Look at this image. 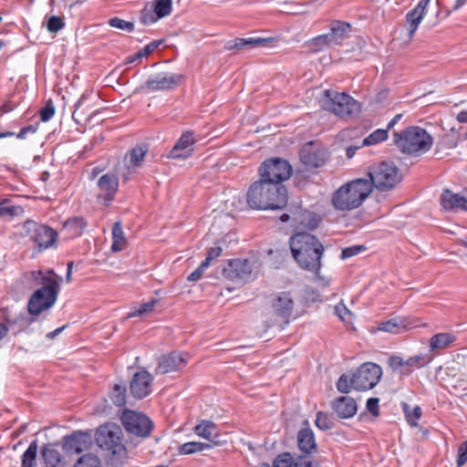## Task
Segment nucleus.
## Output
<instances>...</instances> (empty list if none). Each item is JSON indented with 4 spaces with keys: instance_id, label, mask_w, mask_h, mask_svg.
Returning <instances> with one entry per match:
<instances>
[{
    "instance_id": "1",
    "label": "nucleus",
    "mask_w": 467,
    "mask_h": 467,
    "mask_svg": "<svg viewBox=\"0 0 467 467\" xmlns=\"http://www.w3.org/2000/svg\"><path fill=\"white\" fill-rule=\"evenodd\" d=\"M30 275L36 285L40 287L31 296L27 309L29 314L37 316L56 303L62 278L53 270L33 271Z\"/></svg>"
},
{
    "instance_id": "2",
    "label": "nucleus",
    "mask_w": 467,
    "mask_h": 467,
    "mask_svg": "<svg viewBox=\"0 0 467 467\" xmlns=\"http://www.w3.org/2000/svg\"><path fill=\"white\" fill-rule=\"evenodd\" d=\"M247 204L256 210L283 209L287 203V191L283 184L254 182L247 191Z\"/></svg>"
},
{
    "instance_id": "3",
    "label": "nucleus",
    "mask_w": 467,
    "mask_h": 467,
    "mask_svg": "<svg viewBox=\"0 0 467 467\" xmlns=\"http://www.w3.org/2000/svg\"><path fill=\"white\" fill-rule=\"evenodd\" d=\"M290 249L299 265L310 272L320 269L324 248L318 239L308 233H297L290 238Z\"/></svg>"
},
{
    "instance_id": "4",
    "label": "nucleus",
    "mask_w": 467,
    "mask_h": 467,
    "mask_svg": "<svg viewBox=\"0 0 467 467\" xmlns=\"http://www.w3.org/2000/svg\"><path fill=\"white\" fill-rule=\"evenodd\" d=\"M382 377V368L376 363L366 362L360 365L351 375L342 374L337 382V389L344 394L351 389L366 391L373 389Z\"/></svg>"
},
{
    "instance_id": "5",
    "label": "nucleus",
    "mask_w": 467,
    "mask_h": 467,
    "mask_svg": "<svg viewBox=\"0 0 467 467\" xmlns=\"http://www.w3.org/2000/svg\"><path fill=\"white\" fill-rule=\"evenodd\" d=\"M371 192L366 179L353 180L337 189L332 196V204L337 211H351L359 207Z\"/></svg>"
},
{
    "instance_id": "6",
    "label": "nucleus",
    "mask_w": 467,
    "mask_h": 467,
    "mask_svg": "<svg viewBox=\"0 0 467 467\" xmlns=\"http://www.w3.org/2000/svg\"><path fill=\"white\" fill-rule=\"evenodd\" d=\"M393 142L402 153L417 157L430 150L433 140L424 129L411 126L400 132L395 131Z\"/></svg>"
},
{
    "instance_id": "7",
    "label": "nucleus",
    "mask_w": 467,
    "mask_h": 467,
    "mask_svg": "<svg viewBox=\"0 0 467 467\" xmlns=\"http://www.w3.org/2000/svg\"><path fill=\"white\" fill-rule=\"evenodd\" d=\"M367 182L380 191H388L395 187L401 179L399 169L392 162L382 161L369 169Z\"/></svg>"
},
{
    "instance_id": "8",
    "label": "nucleus",
    "mask_w": 467,
    "mask_h": 467,
    "mask_svg": "<svg viewBox=\"0 0 467 467\" xmlns=\"http://www.w3.org/2000/svg\"><path fill=\"white\" fill-rule=\"evenodd\" d=\"M320 103L324 109L340 117L349 116L359 110L358 103L349 95L329 89L324 91Z\"/></svg>"
},
{
    "instance_id": "9",
    "label": "nucleus",
    "mask_w": 467,
    "mask_h": 467,
    "mask_svg": "<svg viewBox=\"0 0 467 467\" xmlns=\"http://www.w3.org/2000/svg\"><path fill=\"white\" fill-rule=\"evenodd\" d=\"M121 429L115 424H107L98 429L96 434L97 444L109 455L120 458L126 452L122 443Z\"/></svg>"
},
{
    "instance_id": "10",
    "label": "nucleus",
    "mask_w": 467,
    "mask_h": 467,
    "mask_svg": "<svg viewBox=\"0 0 467 467\" xmlns=\"http://www.w3.org/2000/svg\"><path fill=\"white\" fill-rule=\"evenodd\" d=\"M350 32V26L343 22H335L327 34L317 36L308 42V47L313 52H319L327 47L340 45Z\"/></svg>"
},
{
    "instance_id": "11",
    "label": "nucleus",
    "mask_w": 467,
    "mask_h": 467,
    "mask_svg": "<svg viewBox=\"0 0 467 467\" xmlns=\"http://www.w3.org/2000/svg\"><path fill=\"white\" fill-rule=\"evenodd\" d=\"M261 180L266 182L279 183L287 180L292 173L288 161L282 159L265 161L259 169Z\"/></svg>"
},
{
    "instance_id": "12",
    "label": "nucleus",
    "mask_w": 467,
    "mask_h": 467,
    "mask_svg": "<svg viewBox=\"0 0 467 467\" xmlns=\"http://www.w3.org/2000/svg\"><path fill=\"white\" fill-rule=\"evenodd\" d=\"M23 231L41 250L51 247L57 236L52 228L30 220L24 223Z\"/></svg>"
},
{
    "instance_id": "13",
    "label": "nucleus",
    "mask_w": 467,
    "mask_h": 467,
    "mask_svg": "<svg viewBox=\"0 0 467 467\" xmlns=\"http://www.w3.org/2000/svg\"><path fill=\"white\" fill-rule=\"evenodd\" d=\"M274 320L267 325L268 327L278 326L283 328L289 323L294 308V300L290 293L282 292L276 295L272 301Z\"/></svg>"
},
{
    "instance_id": "14",
    "label": "nucleus",
    "mask_w": 467,
    "mask_h": 467,
    "mask_svg": "<svg viewBox=\"0 0 467 467\" xmlns=\"http://www.w3.org/2000/svg\"><path fill=\"white\" fill-rule=\"evenodd\" d=\"M121 422L127 431L139 437H147L152 429V422L145 414L135 410H125Z\"/></svg>"
},
{
    "instance_id": "15",
    "label": "nucleus",
    "mask_w": 467,
    "mask_h": 467,
    "mask_svg": "<svg viewBox=\"0 0 467 467\" xmlns=\"http://www.w3.org/2000/svg\"><path fill=\"white\" fill-rule=\"evenodd\" d=\"M182 79L183 76L182 74L161 72L150 77L140 88L147 93L170 90L178 87Z\"/></svg>"
},
{
    "instance_id": "16",
    "label": "nucleus",
    "mask_w": 467,
    "mask_h": 467,
    "mask_svg": "<svg viewBox=\"0 0 467 467\" xmlns=\"http://www.w3.org/2000/svg\"><path fill=\"white\" fill-rule=\"evenodd\" d=\"M148 150L149 148L146 144H139L126 154L122 166H119L118 169L124 181L130 180L137 170L141 167Z\"/></svg>"
},
{
    "instance_id": "17",
    "label": "nucleus",
    "mask_w": 467,
    "mask_h": 467,
    "mask_svg": "<svg viewBox=\"0 0 467 467\" xmlns=\"http://www.w3.org/2000/svg\"><path fill=\"white\" fill-rule=\"evenodd\" d=\"M253 264L247 259H234L223 268V275L225 278L235 283H246L252 279Z\"/></svg>"
},
{
    "instance_id": "18",
    "label": "nucleus",
    "mask_w": 467,
    "mask_h": 467,
    "mask_svg": "<svg viewBox=\"0 0 467 467\" xmlns=\"http://www.w3.org/2000/svg\"><path fill=\"white\" fill-rule=\"evenodd\" d=\"M172 10V0H154L148 3L140 11V21L143 25H151L165 16Z\"/></svg>"
},
{
    "instance_id": "19",
    "label": "nucleus",
    "mask_w": 467,
    "mask_h": 467,
    "mask_svg": "<svg viewBox=\"0 0 467 467\" xmlns=\"http://www.w3.org/2000/svg\"><path fill=\"white\" fill-rule=\"evenodd\" d=\"M92 436L88 432L76 431L67 437L63 448L67 453H80L92 445Z\"/></svg>"
},
{
    "instance_id": "20",
    "label": "nucleus",
    "mask_w": 467,
    "mask_h": 467,
    "mask_svg": "<svg viewBox=\"0 0 467 467\" xmlns=\"http://www.w3.org/2000/svg\"><path fill=\"white\" fill-rule=\"evenodd\" d=\"M301 161L309 168H317L327 160V151L313 143L304 146L300 150Z\"/></svg>"
},
{
    "instance_id": "21",
    "label": "nucleus",
    "mask_w": 467,
    "mask_h": 467,
    "mask_svg": "<svg viewBox=\"0 0 467 467\" xmlns=\"http://www.w3.org/2000/svg\"><path fill=\"white\" fill-rule=\"evenodd\" d=\"M152 376L146 370L137 372L130 385L131 394L137 399H143L150 393Z\"/></svg>"
},
{
    "instance_id": "22",
    "label": "nucleus",
    "mask_w": 467,
    "mask_h": 467,
    "mask_svg": "<svg viewBox=\"0 0 467 467\" xmlns=\"http://www.w3.org/2000/svg\"><path fill=\"white\" fill-rule=\"evenodd\" d=\"M195 137L192 132L187 131L182 134L177 140L168 157L171 159H186L190 157L193 151V144Z\"/></svg>"
},
{
    "instance_id": "23",
    "label": "nucleus",
    "mask_w": 467,
    "mask_h": 467,
    "mask_svg": "<svg viewBox=\"0 0 467 467\" xmlns=\"http://www.w3.org/2000/svg\"><path fill=\"white\" fill-rule=\"evenodd\" d=\"M430 2L431 0H420L417 5L406 15L405 26L410 39L412 38L419 27V25L421 23Z\"/></svg>"
},
{
    "instance_id": "24",
    "label": "nucleus",
    "mask_w": 467,
    "mask_h": 467,
    "mask_svg": "<svg viewBox=\"0 0 467 467\" xmlns=\"http://www.w3.org/2000/svg\"><path fill=\"white\" fill-rule=\"evenodd\" d=\"M186 365V359L182 354L172 352L162 356L155 369L156 374H166L171 371L181 369Z\"/></svg>"
},
{
    "instance_id": "25",
    "label": "nucleus",
    "mask_w": 467,
    "mask_h": 467,
    "mask_svg": "<svg viewBox=\"0 0 467 467\" xmlns=\"http://www.w3.org/2000/svg\"><path fill=\"white\" fill-rule=\"evenodd\" d=\"M333 411L340 419L352 418L358 410L356 400L348 396H342L332 402Z\"/></svg>"
},
{
    "instance_id": "26",
    "label": "nucleus",
    "mask_w": 467,
    "mask_h": 467,
    "mask_svg": "<svg viewBox=\"0 0 467 467\" xmlns=\"http://www.w3.org/2000/svg\"><path fill=\"white\" fill-rule=\"evenodd\" d=\"M97 185L99 189V197H104L109 202L118 191L119 180L115 174L107 173L98 180Z\"/></svg>"
},
{
    "instance_id": "27",
    "label": "nucleus",
    "mask_w": 467,
    "mask_h": 467,
    "mask_svg": "<svg viewBox=\"0 0 467 467\" xmlns=\"http://www.w3.org/2000/svg\"><path fill=\"white\" fill-rule=\"evenodd\" d=\"M441 204L445 210L467 211V194L453 193L450 190H445L441 195Z\"/></svg>"
},
{
    "instance_id": "28",
    "label": "nucleus",
    "mask_w": 467,
    "mask_h": 467,
    "mask_svg": "<svg viewBox=\"0 0 467 467\" xmlns=\"http://www.w3.org/2000/svg\"><path fill=\"white\" fill-rule=\"evenodd\" d=\"M193 431L199 437L217 443L215 439L218 437V428L213 421L202 420L194 427Z\"/></svg>"
},
{
    "instance_id": "29",
    "label": "nucleus",
    "mask_w": 467,
    "mask_h": 467,
    "mask_svg": "<svg viewBox=\"0 0 467 467\" xmlns=\"http://www.w3.org/2000/svg\"><path fill=\"white\" fill-rule=\"evenodd\" d=\"M87 227V223L82 217H73L63 224L62 232L67 238H74L81 235Z\"/></svg>"
},
{
    "instance_id": "30",
    "label": "nucleus",
    "mask_w": 467,
    "mask_h": 467,
    "mask_svg": "<svg viewBox=\"0 0 467 467\" xmlns=\"http://www.w3.org/2000/svg\"><path fill=\"white\" fill-rule=\"evenodd\" d=\"M268 42L267 38L262 37H249V38H235L234 40L228 41L225 47L228 50L242 49L243 47H263Z\"/></svg>"
},
{
    "instance_id": "31",
    "label": "nucleus",
    "mask_w": 467,
    "mask_h": 467,
    "mask_svg": "<svg viewBox=\"0 0 467 467\" xmlns=\"http://www.w3.org/2000/svg\"><path fill=\"white\" fill-rule=\"evenodd\" d=\"M297 443L299 449L303 452L309 453L316 448L313 431L309 428H305L299 431L297 434Z\"/></svg>"
},
{
    "instance_id": "32",
    "label": "nucleus",
    "mask_w": 467,
    "mask_h": 467,
    "mask_svg": "<svg viewBox=\"0 0 467 467\" xmlns=\"http://www.w3.org/2000/svg\"><path fill=\"white\" fill-rule=\"evenodd\" d=\"M456 337L451 333H438L430 339V350L434 351L448 348L455 341Z\"/></svg>"
},
{
    "instance_id": "33",
    "label": "nucleus",
    "mask_w": 467,
    "mask_h": 467,
    "mask_svg": "<svg viewBox=\"0 0 467 467\" xmlns=\"http://www.w3.org/2000/svg\"><path fill=\"white\" fill-rule=\"evenodd\" d=\"M127 246V240L124 236L121 223L116 222L112 227V244L111 250L114 253L123 251Z\"/></svg>"
},
{
    "instance_id": "34",
    "label": "nucleus",
    "mask_w": 467,
    "mask_h": 467,
    "mask_svg": "<svg viewBox=\"0 0 467 467\" xmlns=\"http://www.w3.org/2000/svg\"><path fill=\"white\" fill-rule=\"evenodd\" d=\"M41 454L47 467H57L61 461L60 452L52 445L45 446Z\"/></svg>"
},
{
    "instance_id": "35",
    "label": "nucleus",
    "mask_w": 467,
    "mask_h": 467,
    "mask_svg": "<svg viewBox=\"0 0 467 467\" xmlns=\"http://www.w3.org/2000/svg\"><path fill=\"white\" fill-rule=\"evenodd\" d=\"M212 445L206 442L200 441H189L182 444L179 447V452L181 454H192L196 452H200L208 449H211Z\"/></svg>"
},
{
    "instance_id": "36",
    "label": "nucleus",
    "mask_w": 467,
    "mask_h": 467,
    "mask_svg": "<svg viewBox=\"0 0 467 467\" xmlns=\"http://www.w3.org/2000/svg\"><path fill=\"white\" fill-rule=\"evenodd\" d=\"M37 442L32 441L22 455V467H35L37 453Z\"/></svg>"
},
{
    "instance_id": "37",
    "label": "nucleus",
    "mask_w": 467,
    "mask_h": 467,
    "mask_svg": "<svg viewBox=\"0 0 467 467\" xmlns=\"http://www.w3.org/2000/svg\"><path fill=\"white\" fill-rule=\"evenodd\" d=\"M111 401L119 407L126 403V386L123 383L115 384L110 392Z\"/></svg>"
},
{
    "instance_id": "38",
    "label": "nucleus",
    "mask_w": 467,
    "mask_h": 467,
    "mask_svg": "<svg viewBox=\"0 0 467 467\" xmlns=\"http://www.w3.org/2000/svg\"><path fill=\"white\" fill-rule=\"evenodd\" d=\"M24 212L20 205H11L8 200L0 202V217L3 216H18Z\"/></svg>"
},
{
    "instance_id": "39",
    "label": "nucleus",
    "mask_w": 467,
    "mask_h": 467,
    "mask_svg": "<svg viewBox=\"0 0 467 467\" xmlns=\"http://www.w3.org/2000/svg\"><path fill=\"white\" fill-rule=\"evenodd\" d=\"M432 356L430 354H420L406 359V367L423 368L430 364L432 360Z\"/></svg>"
},
{
    "instance_id": "40",
    "label": "nucleus",
    "mask_w": 467,
    "mask_h": 467,
    "mask_svg": "<svg viewBox=\"0 0 467 467\" xmlns=\"http://www.w3.org/2000/svg\"><path fill=\"white\" fill-rule=\"evenodd\" d=\"M404 327L405 325L403 322L397 318H391L388 321L381 322L379 326V330L394 334L400 333Z\"/></svg>"
},
{
    "instance_id": "41",
    "label": "nucleus",
    "mask_w": 467,
    "mask_h": 467,
    "mask_svg": "<svg viewBox=\"0 0 467 467\" xmlns=\"http://www.w3.org/2000/svg\"><path fill=\"white\" fill-rule=\"evenodd\" d=\"M388 138V130L379 129L369 134L362 141L363 146H370L386 140Z\"/></svg>"
},
{
    "instance_id": "42",
    "label": "nucleus",
    "mask_w": 467,
    "mask_h": 467,
    "mask_svg": "<svg viewBox=\"0 0 467 467\" xmlns=\"http://www.w3.org/2000/svg\"><path fill=\"white\" fill-rule=\"evenodd\" d=\"M74 467H101L99 459L94 454H85Z\"/></svg>"
},
{
    "instance_id": "43",
    "label": "nucleus",
    "mask_w": 467,
    "mask_h": 467,
    "mask_svg": "<svg viewBox=\"0 0 467 467\" xmlns=\"http://www.w3.org/2000/svg\"><path fill=\"white\" fill-rule=\"evenodd\" d=\"M157 300H150L147 303L140 305L139 307L135 308L133 311L129 313L128 317H142L149 313H150L156 304Z\"/></svg>"
},
{
    "instance_id": "44",
    "label": "nucleus",
    "mask_w": 467,
    "mask_h": 467,
    "mask_svg": "<svg viewBox=\"0 0 467 467\" xmlns=\"http://www.w3.org/2000/svg\"><path fill=\"white\" fill-rule=\"evenodd\" d=\"M109 25L112 27L118 28L119 30L131 32L134 29V24L132 22H128L119 17H113L109 20Z\"/></svg>"
},
{
    "instance_id": "45",
    "label": "nucleus",
    "mask_w": 467,
    "mask_h": 467,
    "mask_svg": "<svg viewBox=\"0 0 467 467\" xmlns=\"http://www.w3.org/2000/svg\"><path fill=\"white\" fill-rule=\"evenodd\" d=\"M404 411L409 424L411 426H417V421L421 416V409L419 406H416L412 409L411 411H410L409 407L406 405L404 407Z\"/></svg>"
},
{
    "instance_id": "46",
    "label": "nucleus",
    "mask_w": 467,
    "mask_h": 467,
    "mask_svg": "<svg viewBox=\"0 0 467 467\" xmlns=\"http://www.w3.org/2000/svg\"><path fill=\"white\" fill-rule=\"evenodd\" d=\"M458 139L455 134H446L438 143V147L441 149H453L457 146Z\"/></svg>"
},
{
    "instance_id": "47",
    "label": "nucleus",
    "mask_w": 467,
    "mask_h": 467,
    "mask_svg": "<svg viewBox=\"0 0 467 467\" xmlns=\"http://www.w3.org/2000/svg\"><path fill=\"white\" fill-rule=\"evenodd\" d=\"M55 106L51 100H48L45 107L40 109V119L42 121L47 122L50 120L55 114Z\"/></svg>"
},
{
    "instance_id": "48",
    "label": "nucleus",
    "mask_w": 467,
    "mask_h": 467,
    "mask_svg": "<svg viewBox=\"0 0 467 467\" xmlns=\"http://www.w3.org/2000/svg\"><path fill=\"white\" fill-rule=\"evenodd\" d=\"M316 425L318 429L322 431H327L331 429L332 422L327 414L323 412H318L316 418Z\"/></svg>"
},
{
    "instance_id": "49",
    "label": "nucleus",
    "mask_w": 467,
    "mask_h": 467,
    "mask_svg": "<svg viewBox=\"0 0 467 467\" xmlns=\"http://www.w3.org/2000/svg\"><path fill=\"white\" fill-rule=\"evenodd\" d=\"M47 30L51 33H57L64 26V22L61 17L53 16L47 21Z\"/></svg>"
},
{
    "instance_id": "50",
    "label": "nucleus",
    "mask_w": 467,
    "mask_h": 467,
    "mask_svg": "<svg viewBox=\"0 0 467 467\" xmlns=\"http://www.w3.org/2000/svg\"><path fill=\"white\" fill-rule=\"evenodd\" d=\"M162 43H163L162 39L151 41L150 44L145 46L142 49L138 51V56L137 57H147V56H149L153 51H155L161 45H162Z\"/></svg>"
},
{
    "instance_id": "51",
    "label": "nucleus",
    "mask_w": 467,
    "mask_h": 467,
    "mask_svg": "<svg viewBox=\"0 0 467 467\" xmlns=\"http://www.w3.org/2000/svg\"><path fill=\"white\" fill-rule=\"evenodd\" d=\"M292 457L290 453H283L278 455L273 463V467H291Z\"/></svg>"
},
{
    "instance_id": "52",
    "label": "nucleus",
    "mask_w": 467,
    "mask_h": 467,
    "mask_svg": "<svg viewBox=\"0 0 467 467\" xmlns=\"http://www.w3.org/2000/svg\"><path fill=\"white\" fill-rule=\"evenodd\" d=\"M365 250V247L363 245H352L346 247L341 252V258L347 259L350 258L352 256H355L358 254L359 253L363 252Z\"/></svg>"
},
{
    "instance_id": "53",
    "label": "nucleus",
    "mask_w": 467,
    "mask_h": 467,
    "mask_svg": "<svg viewBox=\"0 0 467 467\" xmlns=\"http://www.w3.org/2000/svg\"><path fill=\"white\" fill-rule=\"evenodd\" d=\"M291 467H312V462L308 456H293Z\"/></svg>"
},
{
    "instance_id": "54",
    "label": "nucleus",
    "mask_w": 467,
    "mask_h": 467,
    "mask_svg": "<svg viewBox=\"0 0 467 467\" xmlns=\"http://www.w3.org/2000/svg\"><path fill=\"white\" fill-rule=\"evenodd\" d=\"M208 266V262H202L192 273L190 274L188 280L192 282L199 280Z\"/></svg>"
},
{
    "instance_id": "55",
    "label": "nucleus",
    "mask_w": 467,
    "mask_h": 467,
    "mask_svg": "<svg viewBox=\"0 0 467 467\" xmlns=\"http://www.w3.org/2000/svg\"><path fill=\"white\" fill-rule=\"evenodd\" d=\"M467 462V441L462 442L458 450L457 465L459 467Z\"/></svg>"
},
{
    "instance_id": "56",
    "label": "nucleus",
    "mask_w": 467,
    "mask_h": 467,
    "mask_svg": "<svg viewBox=\"0 0 467 467\" xmlns=\"http://www.w3.org/2000/svg\"><path fill=\"white\" fill-rule=\"evenodd\" d=\"M379 400L378 398H369L367 400L366 407L367 410L373 415L378 416L379 413Z\"/></svg>"
},
{
    "instance_id": "57",
    "label": "nucleus",
    "mask_w": 467,
    "mask_h": 467,
    "mask_svg": "<svg viewBox=\"0 0 467 467\" xmlns=\"http://www.w3.org/2000/svg\"><path fill=\"white\" fill-rule=\"evenodd\" d=\"M223 249L221 246H213L211 247L206 255V259L204 262H208V265H210L211 262L215 258L219 257L222 254Z\"/></svg>"
},
{
    "instance_id": "58",
    "label": "nucleus",
    "mask_w": 467,
    "mask_h": 467,
    "mask_svg": "<svg viewBox=\"0 0 467 467\" xmlns=\"http://www.w3.org/2000/svg\"><path fill=\"white\" fill-rule=\"evenodd\" d=\"M38 127L37 125H28L20 130V131L16 134V138L19 140H25L27 134H34L36 132Z\"/></svg>"
},
{
    "instance_id": "59",
    "label": "nucleus",
    "mask_w": 467,
    "mask_h": 467,
    "mask_svg": "<svg viewBox=\"0 0 467 467\" xmlns=\"http://www.w3.org/2000/svg\"><path fill=\"white\" fill-rule=\"evenodd\" d=\"M335 311H336V314L338 316V317L342 320H344L346 318V316L347 315H350V311L347 308V306L345 305H337L336 307H335Z\"/></svg>"
},
{
    "instance_id": "60",
    "label": "nucleus",
    "mask_w": 467,
    "mask_h": 467,
    "mask_svg": "<svg viewBox=\"0 0 467 467\" xmlns=\"http://www.w3.org/2000/svg\"><path fill=\"white\" fill-rule=\"evenodd\" d=\"M314 273L316 275V280H317V283L318 285H320L322 287H326V286L329 285L330 279L328 277L320 275L319 270H317V272H314Z\"/></svg>"
},
{
    "instance_id": "61",
    "label": "nucleus",
    "mask_w": 467,
    "mask_h": 467,
    "mask_svg": "<svg viewBox=\"0 0 467 467\" xmlns=\"http://www.w3.org/2000/svg\"><path fill=\"white\" fill-rule=\"evenodd\" d=\"M231 205L234 207V210H242L244 206V203L240 197H234L231 201Z\"/></svg>"
},
{
    "instance_id": "62",
    "label": "nucleus",
    "mask_w": 467,
    "mask_h": 467,
    "mask_svg": "<svg viewBox=\"0 0 467 467\" xmlns=\"http://www.w3.org/2000/svg\"><path fill=\"white\" fill-rule=\"evenodd\" d=\"M402 115L401 114H397L389 123H388V126H387V129L386 130H390L392 129L398 122L399 120L401 119Z\"/></svg>"
},
{
    "instance_id": "63",
    "label": "nucleus",
    "mask_w": 467,
    "mask_h": 467,
    "mask_svg": "<svg viewBox=\"0 0 467 467\" xmlns=\"http://www.w3.org/2000/svg\"><path fill=\"white\" fill-rule=\"evenodd\" d=\"M65 327H58L55 329L54 331H51L47 334V337L49 339L55 338L58 334H60L64 330Z\"/></svg>"
},
{
    "instance_id": "64",
    "label": "nucleus",
    "mask_w": 467,
    "mask_h": 467,
    "mask_svg": "<svg viewBox=\"0 0 467 467\" xmlns=\"http://www.w3.org/2000/svg\"><path fill=\"white\" fill-rule=\"evenodd\" d=\"M458 121L467 123V111H462L457 115Z\"/></svg>"
}]
</instances>
